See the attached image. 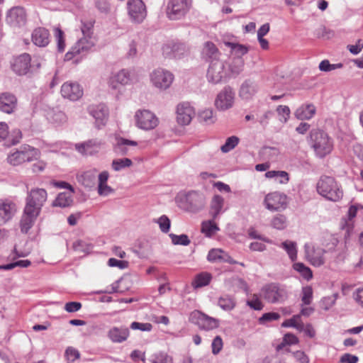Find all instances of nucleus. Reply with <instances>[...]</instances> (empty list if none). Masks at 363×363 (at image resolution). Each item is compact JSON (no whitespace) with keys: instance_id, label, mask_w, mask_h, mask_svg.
I'll use <instances>...</instances> for the list:
<instances>
[{"instance_id":"30","label":"nucleus","mask_w":363,"mask_h":363,"mask_svg":"<svg viewBox=\"0 0 363 363\" xmlns=\"http://www.w3.org/2000/svg\"><path fill=\"white\" fill-rule=\"evenodd\" d=\"M45 116L50 123L55 125H60L66 123L67 120V117L63 111L54 108L46 109Z\"/></svg>"},{"instance_id":"9","label":"nucleus","mask_w":363,"mask_h":363,"mask_svg":"<svg viewBox=\"0 0 363 363\" xmlns=\"http://www.w3.org/2000/svg\"><path fill=\"white\" fill-rule=\"evenodd\" d=\"M288 196L284 193L279 191L267 194L263 201L265 208L272 212L285 210L288 206Z\"/></svg>"},{"instance_id":"22","label":"nucleus","mask_w":363,"mask_h":363,"mask_svg":"<svg viewBox=\"0 0 363 363\" xmlns=\"http://www.w3.org/2000/svg\"><path fill=\"white\" fill-rule=\"evenodd\" d=\"M224 63L222 61H216L210 64L207 71V79L209 82L218 84L225 76Z\"/></svg>"},{"instance_id":"50","label":"nucleus","mask_w":363,"mask_h":363,"mask_svg":"<svg viewBox=\"0 0 363 363\" xmlns=\"http://www.w3.org/2000/svg\"><path fill=\"white\" fill-rule=\"evenodd\" d=\"M337 298V294L323 297L320 301L321 308L325 311L330 309L335 303Z\"/></svg>"},{"instance_id":"34","label":"nucleus","mask_w":363,"mask_h":363,"mask_svg":"<svg viewBox=\"0 0 363 363\" xmlns=\"http://www.w3.org/2000/svg\"><path fill=\"white\" fill-rule=\"evenodd\" d=\"M16 104L14 95L4 93L0 95V110L6 113L13 112Z\"/></svg>"},{"instance_id":"44","label":"nucleus","mask_w":363,"mask_h":363,"mask_svg":"<svg viewBox=\"0 0 363 363\" xmlns=\"http://www.w3.org/2000/svg\"><path fill=\"white\" fill-rule=\"evenodd\" d=\"M293 268L294 270L298 272L304 279L309 281L313 278L312 270L308 267L305 265L303 263H294L293 265Z\"/></svg>"},{"instance_id":"26","label":"nucleus","mask_w":363,"mask_h":363,"mask_svg":"<svg viewBox=\"0 0 363 363\" xmlns=\"http://www.w3.org/2000/svg\"><path fill=\"white\" fill-rule=\"evenodd\" d=\"M102 143L98 139H91L82 143L75 144V149L83 155H91L99 151Z\"/></svg>"},{"instance_id":"24","label":"nucleus","mask_w":363,"mask_h":363,"mask_svg":"<svg viewBox=\"0 0 363 363\" xmlns=\"http://www.w3.org/2000/svg\"><path fill=\"white\" fill-rule=\"evenodd\" d=\"M194 115V111L187 102L181 103L177 108V120L182 125H188Z\"/></svg>"},{"instance_id":"36","label":"nucleus","mask_w":363,"mask_h":363,"mask_svg":"<svg viewBox=\"0 0 363 363\" xmlns=\"http://www.w3.org/2000/svg\"><path fill=\"white\" fill-rule=\"evenodd\" d=\"M108 336L113 342H123L129 336V330L125 327H113L108 331Z\"/></svg>"},{"instance_id":"18","label":"nucleus","mask_w":363,"mask_h":363,"mask_svg":"<svg viewBox=\"0 0 363 363\" xmlns=\"http://www.w3.org/2000/svg\"><path fill=\"white\" fill-rule=\"evenodd\" d=\"M88 113L94 118L96 126L101 128L104 126L108 118V108L103 104L90 105Z\"/></svg>"},{"instance_id":"13","label":"nucleus","mask_w":363,"mask_h":363,"mask_svg":"<svg viewBox=\"0 0 363 363\" xmlns=\"http://www.w3.org/2000/svg\"><path fill=\"white\" fill-rule=\"evenodd\" d=\"M133 82L131 72L122 69L118 72H112L109 76L107 84L111 89L116 90L120 86H126Z\"/></svg>"},{"instance_id":"48","label":"nucleus","mask_w":363,"mask_h":363,"mask_svg":"<svg viewBox=\"0 0 363 363\" xmlns=\"http://www.w3.org/2000/svg\"><path fill=\"white\" fill-rule=\"evenodd\" d=\"M225 252L221 249H211L207 255V260L210 262H221Z\"/></svg>"},{"instance_id":"45","label":"nucleus","mask_w":363,"mask_h":363,"mask_svg":"<svg viewBox=\"0 0 363 363\" xmlns=\"http://www.w3.org/2000/svg\"><path fill=\"white\" fill-rule=\"evenodd\" d=\"M218 230L219 228L213 220L203 221L201 224V232L206 237H211Z\"/></svg>"},{"instance_id":"54","label":"nucleus","mask_w":363,"mask_h":363,"mask_svg":"<svg viewBox=\"0 0 363 363\" xmlns=\"http://www.w3.org/2000/svg\"><path fill=\"white\" fill-rule=\"evenodd\" d=\"M157 223H158L162 233H167L169 232L171 223L170 220L167 216L162 215V216H160L157 219Z\"/></svg>"},{"instance_id":"55","label":"nucleus","mask_w":363,"mask_h":363,"mask_svg":"<svg viewBox=\"0 0 363 363\" xmlns=\"http://www.w3.org/2000/svg\"><path fill=\"white\" fill-rule=\"evenodd\" d=\"M280 317V315L276 312L265 313L259 318V323L260 324H265L268 322L277 320L279 319Z\"/></svg>"},{"instance_id":"56","label":"nucleus","mask_w":363,"mask_h":363,"mask_svg":"<svg viewBox=\"0 0 363 363\" xmlns=\"http://www.w3.org/2000/svg\"><path fill=\"white\" fill-rule=\"evenodd\" d=\"M108 265L111 267H118L124 269L128 267L129 262L125 260H118L115 258H110L108 260Z\"/></svg>"},{"instance_id":"19","label":"nucleus","mask_w":363,"mask_h":363,"mask_svg":"<svg viewBox=\"0 0 363 363\" xmlns=\"http://www.w3.org/2000/svg\"><path fill=\"white\" fill-rule=\"evenodd\" d=\"M62 97L70 101H77L83 96V89L77 82H67L61 87Z\"/></svg>"},{"instance_id":"53","label":"nucleus","mask_w":363,"mask_h":363,"mask_svg":"<svg viewBox=\"0 0 363 363\" xmlns=\"http://www.w3.org/2000/svg\"><path fill=\"white\" fill-rule=\"evenodd\" d=\"M55 35L57 44V50L59 52H62L65 48V43L64 40V33L59 28H55Z\"/></svg>"},{"instance_id":"8","label":"nucleus","mask_w":363,"mask_h":363,"mask_svg":"<svg viewBox=\"0 0 363 363\" xmlns=\"http://www.w3.org/2000/svg\"><path fill=\"white\" fill-rule=\"evenodd\" d=\"M191 7V0H169L166 14L169 20H179L186 16Z\"/></svg>"},{"instance_id":"37","label":"nucleus","mask_w":363,"mask_h":363,"mask_svg":"<svg viewBox=\"0 0 363 363\" xmlns=\"http://www.w3.org/2000/svg\"><path fill=\"white\" fill-rule=\"evenodd\" d=\"M224 44L230 50V53L237 58V60H242V57L247 54L249 51L248 48L245 45L235 42L225 41Z\"/></svg>"},{"instance_id":"6","label":"nucleus","mask_w":363,"mask_h":363,"mask_svg":"<svg viewBox=\"0 0 363 363\" xmlns=\"http://www.w3.org/2000/svg\"><path fill=\"white\" fill-rule=\"evenodd\" d=\"M316 188L318 193L328 200L337 201L342 197V191L333 177H321Z\"/></svg>"},{"instance_id":"21","label":"nucleus","mask_w":363,"mask_h":363,"mask_svg":"<svg viewBox=\"0 0 363 363\" xmlns=\"http://www.w3.org/2000/svg\"><path fill=\"white\" fill-rule=\"evenodd\" d=\"M162 54L168 58H180L186 51V46L182 43L169 42L162 46Z\"/></svg>"},{"instance_id":"28","label":"nucleus","mask_w":363,"mask_h":363,"mask_svg":"<svg viewBox=\"0 0 363 363\" xmlns=\"http://www.w3.org/2000/svg\"><path fill=\"white\" fill-rule=\"evenodd\" d=\"M316 113V108L311 103H306L299 106L294 111V116L300 121H308Z\"/></svg>"},{"instance_id":"11","label":"nucleus","mask_w":363,"mask_h":363,"mask_svg":"<svg viewBox=\"0 0 363 363\" xmlns=\"http://www.w3.org/2000/svg\"><path fill=\"white\" fill-rule=\"evenodd\" d=\"M306 259L313 267H319L325 264L324 250L313 242H306L304 246Z\"/></svg>"},{"instance_id":"20","label":"nucleus","mask_w":363,"mask_h":363,"mask_svg":"<svg viewBox=\"0 0 363 363\" xmlns=\"http://www.w3.org/2000/svg\"><path fill=\"white\" fill-rule=\"evenodd\" d=\"M138 145V143L135 140L118 136L116 137L113 149L116 154L123 156L128 155Z\"/></svg>"},{"instance_id":"32","label":"nucleus","mask_w":363,"mask_h":363,"mask_svg":"<svg viewBox=\"0 0 363 363\" xmlns=\"http://www.w3.org/2000/svg\"><path fill=\"white\" fill-rule=\"evenodd\" d=\"M50 34L47 29L44 28H35L32 33V41L39 47H45L50 42Z\"/></svg>"},{"instance_id":"57","label":"nucleus","mask_w":363,"mask_h":363,"mask_svg":"<svg viewBox=\"0 0 363 363\" xmlns=\"http://www.w3.org/2000/svg\"><path fill=\"white\" fill-rule=\"evenodd\" d=\"M65 357L68 362H73L79 358L80 354L77 350L72 347H69L65 350Z\"/></svg>"},{"instance_id":"40","label":"nucleus","mask_w":363,"mask_h":363,"mask_svg":"<svg viewBox=\"0 0 363 363\" xmlns=\"http://www.w3.org/2000/svg\"><path fill=\"white\" fill-rule=\"evenodd\" d=\"M218 305L220 306V308H222L223 311H230L236 306V301L235 299L228 294H225L221 296L218 300Z\"/></svg>"},{"instance_id":"59","label":"nucleus","mask_w":363,"mask_h":363,"mask_svg":"<svg viewBox=\"0 0 363 363\" xmlns=\"http://www.w3.org/2000/svg\"><path fill=\"white\" fill-rule=\"evenodd\" d=\"M263 156L268 157L269 159L276 157L279 155V150L277 147H264L260 152Z\"/></svg>"},{"instance_id":"14","label":"nucleus","mask_w":363,"mask_h":363,"mask_svg":"<svg viewBox=\"0 0 363 363\" xmlns=\"http://www.w3.org/2000/svg\"><path fill=\"white\" fill-rule=\"evenodd\" d=\"M190 320L204 330H213L218 327V320L210 317L199 311H193L190 315Z\"/></svg>"},{"instance_id":"63","label":"nucleus","mask_w":363,"mask_h":363,"mask_svg":"<svg viewBox=\"0 0 363 363\" xmlns=\"http://www.w3.org/2000/svg\"><path fill=\"white\" fill-rule=\"evenodd\" d=\"M151 362L152 363H172V359L167 355L160 353L155 355Z\"/></svg>"},{"instance_id":"35","label":"nucleus","mask_w":363,"mask_h":363,"mask_svg":"<svg viewBox=\"0 0 363 363\" xmlns=\"http://www.w3.org/2000/svg\"><path fill=\"white\" fill-rule=\"evenodd\" d=\"M96 173V169H90L78 173L77 174V179L78 182L83 186L86 187H91L94 184Z\"/></svg>"},{"instance_id":"47","label":"nucleus","mask_w":363,"mask_h":363,"mask_svg":"<svg viewBox=\"0 0 363 363\" xmlns=\"http://www.w3.org/2000/svg\"><path fill=\"white\" fill-rule=\"evenodd\" d=\"M239 138L237 136H230L228 138L224 143L220 147V150L223 153H227L234 149L239 143Z\"/></svg>"},{"instance_id":"38","label":"nucleus","mask_w":363,"mask_h":363,"mask_svg":"<svg viewBox=\"0 0 363 363\" xmlns=\"http://www.w3.org/2000/svg\"><path fill=\"white\" fill-rule=\"evenodd\" d=\"M212 278L213 277L211 273L202 272L195 276L191 285L194 289L204 287L211 283Z\"/></svg>"},{"instance_id":"42","label":"nucleus","mask_w":363,"mask_h":363,"mask_svg":"<svg viewBox=\"0 0 363 363\" xmlns=\"http://www.w3.org/2000/svg\"><path fill=\"white\" fill-rule=\"evenodd\" d=\"M133 165V162L128 157L115 159L112 161L111 167L116 172H119Z\"/></svg>"},{"instance_id":"49","label":"nucleus","mask_w":363,"mask_h":363,"mask_svg":"<svg viewBox=\"0 0 363 363\" xmlns=\"http://www.w3.org/2000/svg\"><path fill=\"white\" fill-rule=\"evenodd\" d=\"M172 242L174 245H180L183 246H187L190 244V240L189 237L185 234L179 235L171 233L169 234Z\"/></svg>"},{"instance_id":"17","label":"nucleus","mask_w":363,"mask_h":363,"mask_svg":"<svg viewBox=\"0 0 363 363\" xmlns=\"http://www.w3.org/2000/svg\"><path fill=\"white\" fill-rule=\"evenodd\" d=\"M27 15L24 8L14 6L9 9L6 13V21L12 27H21L26 25Z\"/></svg>"},{"instance_id":"10","label":"nucleus","mask_w":363,"mask_h":363,"mask_svg":"<svg viewBox=\"0 0 363 363\" xmlns=\"http://www.w3.org/2000/svg\"><path fill=\"white\" fill-rule=\"evenodd\" d=\"M134 118L136 126L144 130H152L159 124V119L155 114L147 109L138 110Z\"/></svg>"},{"instance_id":"3","label":"nucleus","mask_w":363,"mask_h":363,"mask_svg":"<svg viewBox=\"0 0 363 363\" xmlns=\"http://www.w3.org/2000/svg\"><path fill=\"white\" fill-rule=\"evenodd\" d=\"M309 144L316 157L323 158L333 149V140L327 133L320 129H313L309 135Z\"/></svg>"},{"instance_id":"27","label":"nucleus","mask_w":363,"mask_h":363,"mask_svg":"<svg viewBox=\"0 0 363 363\" xmlns=\"http://www.w3.org/2000/svg\"><path fill=\"white\" fill-rule=\"evenodd\" d=\"M30 56L27 53H23L14 59L12 64L13 72L19 75L26 74L30 67Z\"/></svg>"},{"instance_id":"23","label":"nucleus","mask_w":363,"mask_h":363,"mask_svg":"<svg viewBox=\"0 0 363 363\" xmlns=\"http://www.w3.org/2000/svg\"><path fill=\"white\" fill-rule=\"evenodd\" d=\"M259 85L255 80L248 79L240 85L239 96L245 101L251 100L258 92Z\"/></svg>"},{"instance_id":"15","label":"nucleus","mask_w":363,"mask_h":363,"mask_svg":"<svg viewBox=\"0 0 363 363\" xmlns=\"http://www.w3.org/2000/svg\"><path fill=\"white\" fill-rule=\"evenodd\" d=\"M235 92L230 86H225L217 95L215 106L220 111H225L234 104Z\"/></svg>"},{"instance_id":"46","label":"nucleus","mask_w":363,"mask_h":363,"mask_svg":"<svg viewBox=\"0 0 363 363\" xmlns=\"http://www.w3.org/2000/svg\"><path fill=\"white\" fill-rule=\"evenodd\" d=\"M271 225L277 230H284L287 226V218L284 215L278 214L272 218Z\"/></svg>"},{"instance_id":"25","label":"nucleus","mask_w":363,"mask_h":363,"mask_svg":"<svg viewBox=\"0 0 363 363\" xmlns=\"http://www.w3.org/2000/svg\"><path fill=\"white\" fill-rule=\"evenodd\" d=\"M16 211V204L9 200H0V225L9 221Z\"/></svg>"},{"instance_id":"4","label":"nucleus","mask_w":363,"mask_h":363,"mask_svg":"<svg viewBox=\"0 0 363 363\" xmlns=\"http://www.w3.org/2000/svg\"><path fill=\"white\" fill-rule=\"evenodd\" d=\"M178 206L182 210L190 213H198L206 203L205 195L197 191H190L180 194L176 198Z\"/></svg>"},{"instance_id":"31","label":"nucleus","mask_w":363,"mask_h":363,"mask_svg":"<svg viewBox=\"0 0 363 363\" xmlns=\"http://www.w3.org/2000/svg\"><path fill=\"white\" fill-rule=\"evenodd\" d=\"M202 57L210 64L216 61H220L219 60L220 52L216 48V45L211 42H206L204 44L202 50Z\"/></svg>"},{"instance_id":"33","label":"nucleus","mask_w":363,"mask_h":363,"mask_svg":"<svg viewBox=\"0 0 363 363\" xmlns=\"http://www.w3.org/2000/svg\"><path fill=\"white\" fill-rule=\"evenodd\" d=\"M224 199L221 196L216 194L213 196L209 210V214L213 219H216L220 214L224 212Z\"/></svg>"},{"instance_id":"39","label":"nucleus","mask_w":363,"mask_h":363,"mask_svg":"<svg viewBox=\"0 0 363 363\" xmlns=\"http://www.w3.org/2000/svg\"><path fill=\"white\" fill-rule=\"evenodd\" d=\"M279 247L286 251L289 259L292 262H294L297 259L298 250L297 244L296 242L291 240H285L279 245Z\"/></svg>"},{"instance_id":"62","label":"nucleus","mask_w":363,"mask_h":363,"mask_svg":"<svg viewBox=\"0 0 363 363\" xmlns=\"http://www.w3.org/2000/svg\"><path fill=\"white\" fill-rule=\"evenodd\" d=\"M292 355L298 363H309V357L303 351H296L292 353Z\"/></svg>"},{"instance_id":"51","label":"nucleus","mask_w":363,"mask_h":363,"mask_svg":"<svg viewBox=\"0 0 363 363\" xmlns=\"http://www.w3.org/2000/svg\"><path fill=\"white\" fill-rule=\"evenodd\" d=\"M277 112L280 117L279 120L283 123H286L290 117L291 111L289 106L279 105L277 108Z\"/></svg>"},{"instance_id":"2","label":"nucleus","mask_w":363,"mask_h":363,"mask_svg":"<svg viewBox=\"0 0 363 363\" xmlns=\"http://www.w3.org/2000/svg\"><path fill=\"white\" fill-rule=\"evenodd\" d=\"M92 25L91 23H83L82 26V32L84 37L80 38L69 51L65 55V60H71L75 58V62H79L82 58L86 55L89 51L94 45V40L91 36V29Z\"/></svg>"},{"instance_id":"61","label":"nucleus","mask_w":363,"mask_h":363,"mask_svg":"<svg viewBox=\"0 0 363 363\" xmlns=\"http://www.w3.org/2000/svg\"><path fill=\"white\" fill-rule=\"evenodd\" d=\"M73 248L75 251L87 252L91 250L89 245L83 240H77L73 243Z\"/></svg>"},{"instance_id":"60","label":"nucleus","mask_w":363,"mask_h":363,"mask_svg":"<svg viewBox=\"0 0 363 363\" xmlns=\"http://www.w3.org/2000/svg\"><path fill=\"white\" fill-rule=\"evenodd\" d=\"M223 340L220 336H216L212 341L211 347L213 354H218L223 348Z\"/></svg>"},{"instance_id":"7","label":"nucleus","mask_w":363,"mask_h":363,"mask_svg":"<svg viewBox=\"0 0 363 363\" xmlns=\"http://www.w3.org/2000/svg\"><path fill=\"white\" fill-rule=\"evenodd\" d=\"M38 157V150L30 145H24L19 149L11 152L7 157V162L17 166L26 162H31Z\"/></svg>"},{"instance_id":"5","label":"nucleus","mask_w":363,"mask_h":363,"mask_svg":"<svg viewBox=\"0 0 363 363\" xmlns=\"http://www.w3.org/2000/svg\"><path fill=\"white\" fill-rule=\"evenodd\" d=\"M261 291L264 299L273 304L284 303L290 294L286 285L277 282L264 285Z\"/></svg>"},{"instance_id":"64","label":"nucleus","mask_w":363,"mask_h":363,"mask_svg":"<svg viewBox=\"0 0 363 363\" xmlns=\"http://www.w3.org/2000/svg\"><path fill=\"white\" fill-rule=\"evenodd\" d=\"M354 300L363 308V286L357 288L352 294Z\"/></svg>"},{"instance_id":"29","label":"nucleus","mask_w":363,"mask_h":363,"mask_svg":"<svg viewBox=\"0 0 363 363\" xmlns=\"http://www.w3.org/2000/svg\"><path fill=\"white\" fill-rule=\"evenodd\" d=\"M322 246L321 248L324 250L325 254L338 255L340 250L339 240L335 235L331 234L323 237Z\"/></svg>"},{"instance_id":"43","label":"nucleus","mask_w":363,"mask_h":363,"mask_svg":"<svg viewBox=\"0 0 363 363\" xmlns=\"http://www.w3.org/2000/svg\"><path fill=\"white\" fill-rule=\"evenodd\" d=\"M300 298L303 305H310L313 300V289L311 286H304L301 288Z\"/></svg>"},{"instance_id":"52","label":"nucleus","mask_w":363,"mask_h":363,"mask_svg":"<svg viewBox=\"0 0 363 363\" xmlns=\"http://www.w3.org/2000/svg\"><path fill=\"white\" fill-rule=\"evenodd\" d=\"M342 67V64H330L329 60H322L318 66V68L322 72H330L335 69L341 68Z\"/></svg>"},{"instance_id":"41","label":"nucleus","mask_w":363,"mask_h":363,"mask_svg":"<svg viewBox=\"0 0 363 363\" xmlns=\"http://www.w3.org/2000/svg\"><path fill=\"white\" fill-rule=\"evenodd\" d=\"M72 194L73 193H71V191L69 193H66V192L60 193L57 195L55 200L54 201L53 206H59V207H62V208H65V207L69 206L73 202L72 195Z\"/></svg>"},{"instance_id":"58","label":"nucleus","mask_w":363,"mask_h":363,"mask_svg":"<svg viewBox=\"0 0 363 363\" xmlns=\"http://www.w3.org/2000/svg\"><path fill=\"white\" fill-rule=\"evenodd\" d=\"M199 118L206 123H213V111L211 109H205L200 112Z\"/></svg>"},{"instance_id":"16","label":"nucleus","mask_w":363,"mask_h":363,"mask_svg":"<svg viewBox=\"0 0 363 363\" xmlns=\"http://www.w3.org/2000/svg\"><path fill=\"white\" fill-rule=\"evenodd\" d=\"M127 9L128 15L134 22L141 23L146 17V7L142 0H128Z\"/></svg>"},{"instance_id":"1","label":"nucleus","mask_w":363,"mask_h":363,"mask_svg":"<svg viewBox=\"0 0 363 363\" xmlns=\"http://www.w3.org/2000/svg\"><path fill=\"white\" fill-rule=\"evenodd\" d=\"M47 198L48 194L44 189H33L28 193L20 223L22 233H27L33 227Z\"/></svg>"},{"instance_id":"12","label":"nucleus","mask_w":363,"mask_h":363,"mask_svg":"<svg viewBox=\"0 0 363 363\" xmlns=\"http://www.w3.org/2000/svg\"><path fill=\"white\" fill-rule=\"evenodd\" d=\"M174 80V75L169 71L158 68L150 74V81L156 88L165 90L168 89Z\"/></svg>"}]
</instances>
